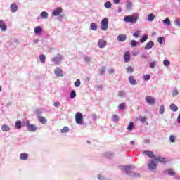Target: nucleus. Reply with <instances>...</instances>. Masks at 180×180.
I'll list each match as a JSON object with an SVG mask.
<instances>
[{"label": "nucleus", "mask_w": 180, "mask_h": 180, "mask_svg": "<svg viewBox=\"0 0 180 180\" xmlns=\"http://www.w3.org/2000/svg\"><path fill=\"white\" fill-rule=\"evenodd\" d=\"M120 169L121 171H124L128 176H131V178H140L141 176L140 173L131 171L136 169V167H134V165L121 166Z\"/></svg>", "instance_id": "1"}, {"label": "nucleus", "mask_w": 180, "mask_h": 180, "mask_svg": "<svg viewBox=\"0 0 180 180\" xmlns=\"http://www.w3.org/2000/svg\"><path fill=\"white\" fill-rule=\"evenodd\" d=\"M140 18V15L137 13H134L131 15H127L124 18V22H126V23H137V20H139V18Z\"/></svg>", "instance_id": "2"}, {"label": "nucleus", "mask_w": 180, "mask_h": 180, "mask_svg": "<svg viewBox=\"0 0 180 180\" xmlns=\"http://www.w3.org/2000/svg\"><path fill=\"white\" fill-rule=\"evenodd\" d=\"M101 29L104 32H106L108 29H109V19L103 18L101 22Z\"/></svg>", "instance_id": "3"}, {"label": "nucleus", "mask_w": 180, "mask_h": 180, "mask_svg": "<svg viewBox=\"0 0 180 180\" xmlns=\"http://www.w3.org/2000/svg\"><path fill=\"white\" fill-rule=\"evenodd\" d=\"M148 168L150 171L152 172H154L157 169V162L155 161V160H150L148 162Z\"/></svg>", "instance_id": "4"}, {"label": "nucleus", "mask_w": 180, "mask_h": 180, "mask_svg": "<svg viewBox=\"0 0 180 180\" xmlns=\"http://www.w3.org/2000/svg\"><path fill=\"white\" fill-rule=\"evenodd\" d=\"M25 126L28 131H36L37 130V127L33 124H30V121L26 120Z\"/></svg>", "instance_id": "5"}, {"label": "nucleus", "mask_w": 180, "mask_h": 180, "mask_svg": "<svg viewBox=\"0 0 180 180\" xmlns=\"http://www.w3.org/2000/svg\"><path fill=\"white\" fill-rule=\"evenodd\" d=\"M82 117H83L82 113L79 112H76L75 119H76V123L77 124H80V125L84 124V122H82Z\"/></svg>", "instance_id": "6"}, {"label": "nucleus", "mask_w": 180, "mask_h": 180, "mask_svg": "<svg viewBox=\"0 0 180 180\" xmlns=\"http://www.w3.org/2000/svg\"><path fill=\"white\" fill-rule=\"evenodd\" d=\"M63 60V56L58 54L57 56L52 58L51 61L54 63V64L58 65L61 63Z\"/></svg>", "instance_id": "7"}, {"label": "nucleus", "mask_w": 180, "mask_h": 180, "mask_svg": "<svg viewBox=\"0 0 180 180\" xmlns=\"http://www.w3.org/2000/svg\"><path fill=\"white\" fill-rule=\"evenodd\" d=\"M97 44L100 49H105L106 47V44H108V41L103 39H101L98 41Z\"/></svg>", "instance_id": "8"}, {"label": "nucleus", "mask_w": 180, "mask_h": 180, "mask_svg": "<svg viewBox=\"0 0 180 180\" xmlns=\"http://www.w3.org/2000/svg\"><path fill=\"white\" fill-rule=\"evenodd\" d=\"M145 101L146 103H148L149 105H154L155 103V98L150 96H147L145 98Z\"/></svg>", "instance_id": "9"}, {"label": "nucleus", "mask_w": 180, "mask_h": 180, "mask_svg": "<svg viewBox=\"0 0 180 180\" xmlns=\"http://www.w3.org/2000/svg\"><path fill=\"white\" fill-rule=\"evenodd\" d=\"M54 74L56 75V77H63L64 76V72H63V70L60 68L59 67H57L54 70Z\"/></svg>", "instance_id": "10"}, {"label": "nucleus", "mask_w": 180, "mask_h": 180, "mask_svg": "<svg viewBox=\"0 0 180 180\" xmlns=\"http://www.w3.org/2000/svg\"><path fill=\"white\" fill-rule=\"evenodd\" d=\"M60 13H63V8L61 7H58L52 12L53 16H60Z\"/></svg>", "instance_id": "11"}, {"label": "nucleus", "mask_w": 180, "mask_h": 180, "mask_svg": "<svg viewBox=\"0 0 180 180\" xmlns=\"http://www.w3.org/2000/svg\"><path fill=\"white\" fill-rule=\"evenodd\" d=\"M34 33L37 35V36H40L42 33H43V28L40 26H37L34 29Z\"/></svg>", "instance_id": "12"}, {"label": "nucleus", "mask_w": 180, "mask_h": 180, "mask_svg": "<svg viewBox=\"0 0 180 180\" xmlns=\"http://www.w3.org/2000/svg\"><path fill=\"white\" fill-rule=\"evenodd\" d=\"M0 29L1 32H6L8 30V26L6 25V22L4 20H0Z\"/></svg>", "instance_id": "13"}, {"label": "nucleus", "mask_w": 180, "mask_h": 180, "mask_svg": "<svg viewBox=\"0 0 180 180\" xmlns=\"http://www.w3.org/2000/svg\"><path fill=\"white\" fill-rule=\"evenodd\" d=\"M164 174H165V175H169L170 176H174L175 172L172 169H167L164 171Z\"/></svg>", "instance_id": "14"}, {"label": "nucleus", "mask_w": 180, "mask_h": 180, "mask_svg": "<svg viewBox=\"0 0 180 180\" xmlns=\"http://www.w3.org/2000/svg\"><path fill=\"white\" fill-rule=\"evenodd\" d=\"M153 47H154V41H150L149 42H148L146 44V45L144 47V49L145 50H151V49H153Z\"/></svg>", "instance_id": "15"}, {"label": "nucleus", "mask_w": 180, "mask_h": 180, "mask_svg": "<svg viewBox=\"0 0 180 180\" xmlns=\"http://www.w3.org/2000/svg\"><path fill=\"white\" fill-rule=\"evenodd\" d=\"M143 154H146V155H147L150 158H155V156L154 155V152L153 151L145 150L143 151Z\"/></svg>", "instance_id": "16"}, {"label": "nucleus", "mask_w": 180, "mask_h": 180, "mask_svg": "<svg viewBox=\"0 0 180 180\" xmlns=\"http://www.w3.org/2000/svg\"><path fill=\"white\" fill-rule=\"evenodd\" d=\"M128 80L129 84H131V85H137V80L134 79V77L129 76L128 78Z\"/></svg>", "instance_id": "17"}, {"label": "nucleus", "mask_w": 180, "mask_h": 180, "mask_svg": "<svg viewBox=\"0 0 180 180\" xmlns=\"http://www.w3.org/2000/svg\"><path fill=\"white\" fill-rule=\"evenodd\" d=\"M124 60L125 63H129L130 61V52L126 51L124 55Z\"/></svg>", "instance_id": "18"}, {"label": "nucleus", "mask_w": 180, "mask_h": 180, "mask_svg": "<svg viewBox=\"0 0 180 180\" xmlns=\"http://www.w3.org/2000/svg\"><path fill=\"white\" fill-rule=\"evenodd\" d=\"M153 160H155V161H159V162H167V160L161 156H155Z\"/></svg>", "instance_id": "19"}, {"label": "nucleus", "mask_w": 180, "mask_h": 180, "mask_svg": "<svg viewBox=\"0 0 180 180\" xmlns=\"http://www.w3.org/2000/svg\"><path fill=\"white\" fill-rule=\"evenodd\" d=\"M126 39H127V37L124 34H120L117 37V40H118V41H122V43L126 41Z\"/></svg>", "instance_id": "20"}, {"label": "nucleus", "mask_w": 180, "mask_h": 180, "mask_svg": "<svg viewBox=\"0 0 180 180\" xmlns=\"http://www.w3.org/2000/svg\"><path fill=\"white\" fill-rule=\"evenodd\" d=\"M10 8H11V12L13 13H15V12L18 11V5H16V4H12L10 6Z\"/></svg>", "instance_id": "21"}, {"label": "nucleus", "mask_w": 180, "mask_h": 180, "mask_svg": "<svg viewBox=\"0 0 180 180\" xmlns=\"http://www.w3.org/2000/svg\"><path fill=\"white\" fill-rule=\"evenodd\" d=\"M29 158V154L26 153H22L20 155V160H26Z\"/></svg>", "instance_id": "22"}, {"label": "nucleus", "mask_w": 180, "mask_h": 180, "mask_svg": "<svg viewBox=\"0 0 180 180\" xmlns=\"http://www.w3.org/2000/svg\"><path fill=\"white\" fill-rule=\"evenodd\" d=\"M38 119L41 124H46V123H47V120L43 116L39 115Z\"/></svg>", "instance_id": "23"}, {"label": "nucleus", "mask_w": 180, "mask_h": 180, "mask_svg": "<svg viewBox=\"0 0 180 180\" xmlns=\"http://www.w3.org/2000/svg\"><path fill=\"white\" fill-rule=\"evenodd\" d=\"M90 30H94V32H96L98 30V25L95 22H91L90 24Z\"/></svg>", "instance_id": "24"}, {"label": "nucleus", "mask_w": 180, "mask_h": 180, "mask_svg": "<svg viewBox=\"0 0 180 180\" xmlns=\"http://www.w3.org/2000/svg\"><path fill=\"white\" fill-rule=\"evenodd\" d=\"M41 19H47L49 18V13L46 11H43L40 14Z\"/></svg>", "instance_id": "25"}, {"label": "nucleus", "mask_w": 180, "mask_h": 180, "mask_svg": "<svg viewBox=\"0 0 180 180\" xmlns=\"http://www.w3.org/2000/svg\"><path fill=\"white\" fill-rule=\"evenodd\" d=\"M113 155L114 153L112 152H106L105 153H104L105 158L108 159L113 158Z\"/></svg>", "instance_id": "26"}, {"label": "nucleus", "mask_w": 180, "mask_h": 180, "mask_svg": "<svg viewBox=\"0 0 180 180\" xmlns=\"http://www.w3.org/2000/svg\"><path fill=\"white\" fill-rule=\"evenodd\" d=\"M169 108L173 112H178V106L174 104V103L170 105Z\"/></svg>", "instance_id": "27"}, {"label": "nucleus", "mask_w": 180, "mask_h": 180, "mask_svg": "<svg viewBox=\"0 0 180 180\" xmlns=\"http://www.w3.org/2000/svg\"><path fill=\"white\" fill-rule=\"evenodd\" d=\"M1 130H2V131H9V130H11V128L9 127V126H8L6 124H4L1 127Z\"/></svg>", "instance_id": "28"}, {"label": "nucleus", "mask_w": 180, "mask_h": 180, "mask_svg": "<svg viewBox=\"0 0 180 180\" xmlns=\"http://www.w3.org/2000/svg\"><path fill=\"white\" fill-rule=\"evenodd\" d=\"M154 19H155V15H154V14L150 13L148 15V20L149 22H153V20H154Z\"/></svg>", "instance_id": "29"}, {"label": "nucleus", "mask_w": 180, "mask_h": 180, "mask_svg": "<svg viewBox=\"0 0 180 180\" xmlns=\"http://www.w3.org/2000/svg\"><path fill=\"white\" fill-rule=\"evenodd\" d=\"M162 22L164 25H166V26H169L171 25V20H169V18H166V19H165Z\"/></svg>", "instance_id": "30"}, {"label": "nucleus", "mask_w": 180, "mask_h": 180, "mask_svg": "<svg viewBox=\"0 0 180 180\" xmlns=\"http://www.w3.org/2000/svg\"><path fill=\"white\" fill-rule=\"evenodd\" d=\"M164 112H165V107L164 106V104H162L159 110V113L160 115H164Z\"/></svg>", "instance_id": "31"}, {"label": "nucleus", "mask_w": 180, "mask_h": 180, "mask_svg": "<svg viewBox=\"0 0 180 180\" xmlns=\"http://www.w3.org/2000/svg\"><path fill=\"white\" fill-rule=\"evenodd\" d=\"M148 39V35L144 34L141 38V43H145V41H147Z\"/></svg>", "instance_id": "32"}, {"label": "nucleus", "mask_w": 180, "mask_h": 180, "mask_svg": "<svg viewBox=\"0 0 180 180\" xmlns=\"http://www.w3.org/2000/svg\"><path fill=\"white\" fill-rule=\"evenodd\" d=\"M77 96V93L75 92V90H72L70 92V99H74Z\"/></svg>", "instance_id": "33"}, {"label": "nucleus", "mask_w": 180, "mask_h": 180, "mask_svg": "<svg viewBox=\"0 0 180 180\" xmlns=\"http://www.w3.org/2000/svg\"><path fill=\"white\" fill-rule=\"evenodd\" d=\"M97 179L98 180H111L110 179L106 178L104 176H102L101 174H97Z\"/></svg>", "instance_id": "34"}, {"label": "nucleus", "mask_w": 180, "mask_h": 180, "mask_svg": "<svg viewBox=\"0 0 180 180\" xmlns=\"http://www.w3.org/2000/svg\"><path fill=\"white\" fill-rule=\"evenodd\" d=\"M68 131H70V128H68V127H64L61 130H60V133H68Z\"/></svg>", "instance_id": "35"}, {"label": "nucleus", "mask_w": 180, "mask_h": 180, "mask_svg": "<svg viewBox=\"0 0 180 180\" xmlns=\"http://www.w3.org/2000/svg\"><path fill=\"white\" fill-rule=\"evenodd\" d=\"M15 129H22V122L20 121H17L15 122Z\"/></svg>", "instance_id": "36"}, {"label": "nucleus", "mask_w": 180, "mask_h": 180, "mask_svg": "<svg viewBox=\"0 0 180 180\" xmlns=\"http://www.w3.org/2000/svg\"><path fill=\"white\" fill-rule=\"evenodd\" d=\"M104 6L107 9H109V8H112V3H110V1H107L104 4Z\"/></svg>", "instance_id": "37"}, {"label": "nucleus", "mask_w": 180, "mask_h": 180, "mask_svg": "<svg viewBox=\"0 0 180 180\" xmlns=\"http://www.w3.org/2000/svg\"><path fill=\"white\" fill-rule=\"evenodd\" d=\"M179 95V91H178V89L176 88H174L172 93V96L175 98V96Z\"/></svg>", "instance_id": "38"}, {"label": "nucleus", "mask_w": 180, "mask_h": 180, "mask_svg": "<svg viewBox=\"0 0 180 180\" xmlns=\"http://www.w3.org/2000/svg\"><path fill=\"white\" fill-rule=\"evenodd\" d=\"M39 58H40L41 63H42V64H44L46 63V56L40 55Z\"/></svg>", "instance_id": "39"}, {"label": "nucleus", "mask_w": 180, "mask_h": 180, "mask_svg": "<svg viewBox=\"0 0 180 180\" xmlns=\"http://www.w3.org/2000/svg\"><path fill=\"white\" fill-rule=\"evenodd\" d=\"M133 127H134V123L130 122L127 127V130L131 131L133 130Z\"/></svg>", "instance_id": "40"}, {"label": "nucleus", "mask_w": 180, "mask_h": 180, "mask_svg": "<svg viewBox=\"0 0 180 180\" xmlns=\"http://www.w3.org/2000/svg\"><path fill=\"white\" fill-rule=\"evenodd\" d=\"M139 122H142V123H146V122L147 120V117L141 116L139 117Z\"/></svg>", "instance_id": "41"}, {"label": "nucleus", "mask_w": 180, "mask_h": 180, "mask_svg": "<svg viewBox=\"0 0 180 180\" xmlns=\"http://www.w3.org/2000/svg\"><path fill=\"white\" fill-rule=\"evenodd\" d=\"M151 76L150 75H143V80L144 81H150Z\"/></svg>", "instance_id": "42"}, {"label": "nucleus", "mask_w": 180, "mask_h": 180, "mask_svg": "<svg viewBox=\"0 0 180 180\" xmlns=\"http://www.w3.org/2000/svg\"><path fill=\"white\" fill-rule=\"evenodd\" d=\"M81 86V80L77 79L76 82H75V86L76 88H79V86Z\"/></svg>", "instance_id": "43"}, {"label": "nucleus", "mask_w": 180, "mask_h": 180, "mask_svg": "<svg viewBox=\"0 0 180 180\" xmlns=\"http://www.w3.org/2000/svg\"><path fill=\"white\" fill-rule=\"evenodd\" d=\"M175 139H176L175 136L170 135V136L169 138L170 143H175Z\"/></svg>", "instance_id": "44"}, {"label": "nucleus", "mask_w": 180, "mask_h": 180, "mask_svg": "<svg viewBox=\"0 0 180 180\" xmlns=\"http://www.w3.org/2000/svg\"><path fill=\"white\" fill-rule=\"evenodd\" d=\"M141 32V31H140V30L135 31V33L133 34L134 37L138 38L139 36H140Z\"/></svg>", "instance_id": "45"}, {"label": "nucleus", "mask_w": 180, "mask_h": 180, "mask_svg": "<svg viewBox=\"0 0 180 180\" xmlns=\"http://www.w3.org/2000/svg\"><path fill=\"white\" fill-rule=\"evenodd\" d=\"M169 64H171V62H169V60H163V65H165V67H169Z\"/></svg>", "instance_id": "46"}, {"label": "nucleus", "mask_w": 180, "mask_h": 180, "mask_svg": "<svg viewBox=\"0 0 180 180\" xmlns=\"http://www.w3.org/2000/svg\"><path fill=\"white\" fill-rule=\"evenodd\" d=\"M125 108H126V105L124 104V103H122L119 105L120 110H124V109H125Z\"/></svg>", "instance_id": "47"}, {"label": "nucleus", "mask_w": 180, "mask_h": 180, "mask_svg": "<svg viewBox=\"0 0 180 180\" xmlns=\"http://www.w3.org/2000/svg\"><path fill=\"white\" fill-rule=\"evenodd\" d=\"M124 95H126V94L124 93V91H120L118 93V96L120 98H123Z\"/></svg>", "instance_id": "48"}, {"label": "nucleus", "mask_w": 180, "mask_h": 180, "mask_svg": "<svg viewBox=\"0 0 180 180\" xmlns=\"http://www.w3.org/2000/svg\"><path fill=\"white\" fill-rule=\"evenodd\" d=\"M112 122H115V123H116V122H117V120H119V117L116 115H112Z\"/></svg>", "instance_id": "49"}, {"label": "nucleus", "mask_w": 180, "mask_h": 180, "mask_svg": "<svg viewBox=\"0 0 180 180\" xmlns=\"http://www.w3.org/2000/svg\"><path fill=\"white\" fill-rule=\"evenodd\" d=\"M105 71H106L105 67L101 68V69H100L101 75H103V74H105Z\"/></svg>", "instance_id": "50"}, {"label": "nucleus", "mask_w": 180, "mask_h": 180, "mask_svg": "<svg viewBox=\"0 0 180 180\" xmlns=\"http://www.w3.org/2000/svg\"><path fill=\"white\" fill-rule=\"evenodd\" d=\"M131 47H137V41H136V40H132L131 41Z\"/></svg>", "instance_id": "51"}, {"label": "nucleus", "mask_w": 180, "mask_h": 180, "mask_svg": "<svg viewBox=\"0 0 180 180\" xmlns=\"http://www.w3.org/2000/svg\"><path fill=\"white\" fill-rule=\"evenodd\" d=\"M133 6V4L130 1H127V9H131V7Z\"/></svg>", "instance_id": "52"}, {"label": "nucleus", "mask_w": 180, "mask_h": 180, "mask_svg": "<svg viewBox=\"0 0 180 180\" xmlns=\"http://www.w3.org/2000/svg\"><path fill=\"white\" fill-rule=\"evenodd\" d=\"M141 58H143V60H147V58H148V56H147V54H146V53H142V54L141 55Z\"/></svg>", "instance_id": "53"}, {"label": "nucleus", "mask_w": 180, "mask_h": 180, "mask_svg": "<svg viewBox=\"0 0 180 180\" xmlns=\"http://www.w3.org/2000/svg\"><path fill=\"white\" fill-rule=\"evenodd\" d=\"M164 40V37H160L158 38V41L160 44H162V41Z\"/></svg>", "instance_id": "54"}, {"label": "nucleus", "mask_w": 180, "mask_h": 180, "mask_svg": "<svg viewBox=\"0 0 180 180\" xmlns=\"http://www.w3.org/2000/svg\"><path fill=\"white\" fill-rule=\"evenodd\" d=\"M127 72H133V68L131 66H128L127 68Z\"/></svg>", "instance_id": "55"}, {"label": "nucleus", "mask_w": 180, "mask_h": 180, "mask_svg": "<svg viewBox=\"0 0 180 180\" xmlns=\"http://www.w3.org/2000/svg\"><path fill=\"white\" fill-rule=\"evenodd\" d=\"M150 68L154 69L155 67V62H151L149 65Z\"/></svg>", "instance_id": "56"}, {"label": "nucleus", "mask_w": 180, "mask_h": 180, "mask_svg": "<svg viewBox=\"0 0 180 180\" xmlns=\"http://www.w3.org/2000/svg\"><path fill=\"white\" fill-rule=\"evenodd\" d=\"M84 60L86 63H89V61H91V58H89V56H84Z\"/></svg>", "instance_id": "57"}, {"label": "nucleus", "mask_w": 180, "mask_h": 180, "mask_svg": "<svg viewBox=\"0 0 180 180\" xmlns=\"http://www.w3.org/2000/svg\"><path fill=\"white\" fill-rule=\"evenodd\" d=\"M175 23H176V26L180 27V19L179 18L176 19Z\"/></svg>", "instance_id": "58"}, {"label": "nucleus", "mask_w": 180, "mask_h": 180, "mask_svg": "<svg viewBox=\"0 0 180 180\" xmlns=\"http://www.w3.org/2000/svg\"><path fill=\"white\" fill-rule=\"evenodd\" d=\"M53 105L55 108H60V105L61 104L60 103V102H55Z\"/></svg>", "instance_id": "59"}, {"label": "nucleus", "mask_w": 180, "mask_h": 180, "mask_svg": "<svg viewBox=\"0 0 180 180\" xmlns=\"http://www.w3.org/2000/svg\"><path fill=\"white\" fill-rule=\"evenodd\" d=\"M108 72L110 74H114L115 73V69H113V68L109 69Z\"/></svg>", "instance_id": "60"}, {"label": "nucleus", "mask_w": 180, "mask_h": 180, "mask_svg": "<svg viewBox=\"0 0 180 180\" xmlns=\"http://www.w3.org/2000/svg\"><path fill=\"white\" fill-rule=\"evenodd\" d=\"M34 44H37V43H39V41H40V39H34Z\"/></svg>", "instance_id": "61"}, {"label": "nucleus", "mask_w": 180, "mask_h": 180, "mask_svg": "<svg viewBox=\"0 0 180 180\" xmlns=\"http://www.w3.org/2000/svg\"><path fill=\"white\" fill-rule=\"evenodd\" d=\"M114 4H119L120 2V0H113Z\"/></svg>", "instance_id": "62"}, {"label": "nucleus", "mask_w": 180, "mask_h": 180, "mask_svg": "<svg viewBox=\"0 0 180 180\" xmlns=\"http://www.w3.org/2000/svg\"><path fill=\"white\" fill-rule=\"evenodd\" d=\"M177 122L178 123H180V114L177 117Z\"/></svg>", "instance_id": "63"}, {"label": "nucleus", "mask_w": 180, "mask_h": 180, "mask_svg": "<svg viewBox=\"0 0 180 180\" xmlns=\"http://www.w3.org/2000/svg\"><path fill=\"white\" fill-rule=\"evenodd\" d=\"M130 144H131V146H134V141H131L130 142Z\"/></svg>", "instance_id": "64"}]
</instances>
